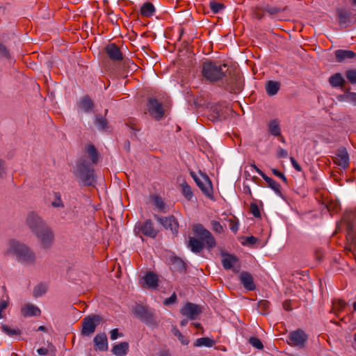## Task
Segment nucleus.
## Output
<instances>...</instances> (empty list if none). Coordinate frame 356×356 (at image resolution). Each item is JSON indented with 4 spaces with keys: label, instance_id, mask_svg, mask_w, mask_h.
I'll return each mask as SVG.
<instances>
[{
    "label": "nucleus",
    "instance_id": "f257e3e1",
    "mask_svg": "<svg viewBox=\"0 0 356 356\" xmlns=\"http://www.w3.org/2000/svg\"><path fill=\"white\" fill-rule=\"evenodd\" d=\"M6 254L15 257L17 262L24 266H34L36 262L35 252L26 244L15 239L7 243Z\"/></svg>",
    "mask_w": 356,
    "mask_h": 356
},
{
    "label": "nucleus",
    "instance_id": "f03ea898",
    "mask_svg": "<svg viewBox=\"0 0 356 356\" xmlns=\"http://www.w3.org/2000/svg\"><path fill=\"white\" fill-rule=\"evenodd\" d=\"M227 65H220L211 60H207L202 65V74L208 81L216 82L222 80L226 76L224 69Z\"/></svg>",
    "mask_w": 356,
    "mask_h": 356
},
{
    "label": "nucleus",
    "instance_id": "7ed1b4c3",
    "mask_svg": "<svg viewBox=\"0 0 356 356\" xmlns=\"http://www.w3.org/2000/svg\"><path fill=\"white\" fill-rule=\"evenodd\" d=\"M193 231L197 238L205 243L207 248L210 250L216 245V241L211 233L201 224L193 226Z\"/></svg>",
    "mask_w": 356,
    "mask_h": 356
},
{
    "label": "nucleus",
    "instance_id": "20e7f679",
    "mask_svg": "<svg viewBox=\"0 0 356 356\" xmlns=\"http://www.w3.org/2000/svg\"><path fill=\"white\" fill-rule=\"evenodd\" d=\"M40 247L43 249L49 248L54 242V234L51 228L47 225L44 228L35 234Z\"/></svg>",
    "mask_w": 356,
    "mask_h": 356
},
{
    "label": "nucleus",
    "instance_id": "39448f33",
    "mask_svg": "<svg viewBox=\"0 0 356 356\" xmlns=\"http://www.w3.org/2000/svg\"><path fill=\"white\" fill-rule=\"evenodd\" d=\"M76 175L79 177L86 185H91L95 182L93 170L90 169L84 161H79L77 164Z\"/></svg>",
    "mask_w": 356,
    "mask_h": 356
},
{
    "label": "nucleus",
    "instance_id": "423d86ee",
    "mask_svg": "<svg viewBox=\"0 0 356 356\" xmlns=\"http://www.w3.org/2000/svg\"><path fill=\"white\" fill-rule=\"evenodd\" d=\"M134 232L137 235L142 234L152 238L158 234V231L154 227L153 222L150 220L137 222L134 227Z\"/></svg>",
    "mask_w": 356,
    "mask_h": 356
},
{
    "label": "nucleus",
    "instance_id": "0eeeda50",
    "mask_svg": "<svg viewBox=\"0 0 356 356\" xmlns=\"http://www.w3.org/2000/svg\"><path fill=\"white\" fill-rule=\"evenodd\" d=\"M102 321L99 315H92L86 317L82 321L81 334L84 336H90L94 333L95 328Z\"/></svg>",
    "mask_w": 356,
    "mask_h": 356
},
{
    "label": "nucleus",
    "instance_id": "6e6552de",
    "mask_svg": "<svg viewBox=\"0 0 356 356\" xmlns=\"http://www.w3.org/2000/svg\"><path fill=\"white\" fill-rule=\"evenodd\" d=\"M26 225L34 234L47 225L42 218L34 212H31L27 215Z\"/></svg>",
    "mask_w": 356,
    "mask_h": 356
},
{
    "label": "nucleus",
    "instance_id": "1a4fd4ad",
    "mask_svg": "<svg viewBox=\"0 0 356 356\" xmlns=\"http://www.w3.org/2000/svg\"><path fill=\"white\" fill-rule=\"evenodd\" d=\"M289 343L293 346L302 348L308 339L307 334L302 330L298 329L290 332Z\"/></svg>",
    "mask_w": 356,
    "mask_h": 356
},
{
    "label": "nucleus",
    "instance_id": "9d476101",
    "mask_svg": "<svg viewBox=\"0 0 356 356\" xmlns=\"http://www.w3.org/2000/svg\"><path fill=\"white\" fill-rule=\"evenodd\" d=\"M135 314L143 322L148 325H156V322L153 312L143 306H137L135 309Z\"/></svg>",
    "mask_w": 356,
    "mask_h": 356
},
{
    "label": "nucleus",
    "instance_id": "9b49d317",
    "mask_svg": "<svg viewBox=\"0 0 356 356\" xmlns=\"http://www.w3.org/2000/svg\"><path fill=\"white\" fill-rule=\"evenodd\" d=\"M191 175L194 178L197 185L199 186L203 193H204L208 197H211L213 190L211 182L209 177L207 175H203L202 179H199L196 176H194L193 173Z\"/></svg>",
    "mask_w": 356,
    "mask_h": 356
},
{
    "label": "nucleus",
    "instance_id": "f8f14e48",
    "mask_svg": "<svg viewBox=\"0 0 356 356\" xmlns=\"http://www.w3.org/2000/svg\"><path fill=\"white\" fill-rule=\"evenodd\" d=\"M148 111L150 115L157 120L161 119L163 115L162 104L154 99H149Z\"/></svg>",
    "mask_w": 356,
    "mask_h": 356
},
{
    "label": "nucleus",
    "instance_id": "ddd939ff",
    "mask_svg": "<svg viewBox=\"0 0 356 356\" xmlns=\"http://www.w3.org/2000/svg\"><path fill=\"white\" fill-rule=\"evenodd\" d=\"M201 309L195 304L188 302L180 310V313L183 316H187L188 318L193 320L200 314Z\"/></svg>",
    "mask_w": 356,
    "mask_h": 356
},
{
    "label": "nucleus",
    "instance_id": "4468645a",
    "mask_svg": "<svg viewBox=\"0 0 356 356\" xmlns=\"http://www.w3.org/2000/svg\"><path fill=\"white\" fill-rule=\"evenodd\" d=\"M335 163L343 169H346L349 165V155L345 148H340L334 161Z\"/></svg>",
    "mask_w": 356,
    "mask_h": 356
},
{
    "label": "nucleus",
    "instance_id": "2eb2a0df",
    "mask_svg": "<svg viewBox=\"0 0 356 356\" xmlns=\"http://www.w3.org/2000/svg\"><path fill=\"white\" fill-rule=\"evenodd\" d=\"M106 51L109 58L113 61H120L123 59L122 54L119 47L113 43L106 46Z\"/></svg>",
    "mask_w": 356,
    "mask_h": 356
},
{
    "label": "nucleus",
    "instance_id": "dca6fc26",
    "mask_svg": "<svg viewBox=\"0 0 356 356\" xmlns=\"http://www.w3.org/2000/svg\"><path fill=\"white\" fill-rule=\"evenodd\" d=\"M157 220L165 229H170L172 232H177L178 223L174 216H170L165 218H157Z\"/></svg>",
    "mask_w": 356,
    "mask_h": 356
},
{
    "label": "nucleus",
    "instance_id": "f3484780",
    "mask_svg": "<svg viewBox=\"0 0 356 356\" xmlns=\"http://www.w3.org/2000/svg\"><path fill=\"white\" fill-rule=\"evenodd\" d=\"M159 279L156 274L149 272L143 277L142 285L149 289H156L158 286Z\"/></svg>",
    "mask_w": 356,
    "mask_h": 356
},
{
    "label": "nucleus",
    "instance_id": "a211bd4d",
    "mask_svg": "<svg viewBox=\"0 0 356 356\" xmlns=\"http://www.w3.org/2000/svg\"><path fill=\"white\" fill-rule=\"evenodd\" d=\"M21 312L24 317H28L40 316L41 311L37 306L28 303L22 307Z\"/></svg>",
    "mask_w": 356,
    "mask_h": 356
},
{
    "label": "nucleus",
    "instance_id": "6ab92c4d",
    "mask_svg": "<svg viewBox=\"0 0 356 356\" xmlns=\"http://www.w3.org/2000/svg\"><path fill=\"white\" fill-rule=\"evenodd\" d=\"M241 283L248 291H252L255 289V284L252 275L247 272H242L239 275Z\"/></svg>",
    "mask_w": 356,
    "mask_h": 356
},
{
    "label": "nucleus",
    "instance_id": "aec40b11",
    "mask_svg": "<svg viewBox=\"0 0 356 356\" xmlns=\"http://www.w3.org/2000/svg\"><path fill=\"white\" fill-rule=\"evenodd\" d=\"M205 243L197 238L189 237L188 248L194 253L200 252L204 248Z\"/></svg>",
    "mask_w": 356,
    "mask_h": 356
},
{
    "label": "nucleus",
    "instance_id": "412c9836",
    "mask_svg": "<svg viewBox=\"0 0 356 356\" xmlns=\"http://www.w3.org/2000/svg\"><path fill=\"white\" fill-rule=\"evenodd\" d=\"M222 264L223 268L226 270L233 269L238 262V258L232 254L222 253Z\"/></svg>",
    "mask_w": 356,
    "mask_h": 356
},
{
    "label": "nucleus",
    "instance_id": "4be33fe9",
    "mask_svg": "<svg viewBox=\"0 0 356 356\" xmlns=\"http://www.w3.org/2000/svg\"><path fill=\"white\" fill-rule=\"evenodd\" d=\"M94 343L96 349L100 351H105L108 349L107 337L105 333H101L94 338Z\"/></svg>",
    "mask_w": 356,
    "mask_h": 356
},
{
    "label": "nucleus",
    "instance_id": "5701e85b",
    "mask_svg": "<svg viewBox=\"0 0 356 356\" xmlns=\"http://www.w3.org/2000/svg\"><path fill=\"white\" fill-rule=\"evenodd\" d=\"M129 343L126 341L121 342L118 344H115L112 348V353L116 356H124L129 351Z\"/></svg>",
    "mask_w": 356,
    "mask_h": 356
},
{
    "label": "nucleus",
    "instance_id": "b1692460",
    "mask_svg": "<svg viewBox=\"0 0 356 356\" xmlns=\"http://www.w3.org/2000/svg\"><path fill=\"white\" fill-rule=\"evenodd\" d=\"M355 56V53L350 50L339 49L335 51L336 60L339 63L343 62L347 59L353 58Z\"/></svg>",
    "mask_w": 356,
    "mask_h": 356
},
{
    "label": "nucleus",
    "instance_id": "393cba45",
    "mask_svg": "<svg viewBox=\"0 0 356 356\" xmlns=\"http://www.w3.org/2000/svg\"><path fill=\"white\" fill-rule=\"evenodd\" d=\"M269 133L274 136H280L281 129L280 122L277 119L270 120L268 124Z\"/></svg>",
    "mask_w": 356,
    "mask_h": 356
},
{
    "label": "nucleus",
    "instance_id": "a878e982",
    "mask_svg": "<svg viewBox=\"0 0 356 356\" xmlns=\"http://www.w3.org/2000/svg\"><path fill=\"white\" fill-rule=\"evenodd\" d=\"M280 88V83L277 81H268L266 83V90L269 96L276 95Z\"/></svg>",
    "mask_w": 356,
    "mask_h": 356
},
{
    "label": "nucleus",
    "instance_id": "bb28decb",
    "mask_svg": "<svg viewBox=\"0 0 356 356\" xmlns=\"http://www.w3.org/2000/svg\"><path fill=\"white\" fill-rule=\"evenodd\" d=\"M330 84L334 87H342L345 83V79L340 73H336L329 79Z\"/></svg>",
    "mask_w": 356,
    "mask_h": 356
},
{
    "label": "nucleus",
    "instance_id": "cd10ccee",
    "mask_svg": "<svg viewBox=\"0 0 356 356\" xmlns=\"http://www.w3.org/2000/svg\"><path fill=\"white\" fill-rule=\"evenodd\" d=\"M155 11L154 6L151 3H145L140 8V15L144 17H150L153 15Z\"/></svg>",
    "mask_w": 356,
    "mask_h": 356
},
{
    "label": "nucleus",
    "instance_id": "c85d7f7f",
    "mask_svg": "<svg viewBox=\"0 0 356 356\" xmlns=\"http://www.w3.org/2000/svg\"><path fill=\"white\" fill-rule=\"evenodd\" d=\"M171 268L174 271L183 272L186 269V266L181 259L175 257L172 259Z\"/></svg>",
    "mask_w": 356,
    "mask_h": 356
},
{
    "label": "nucleus",
    "instance_id": "c756f323",
    "mask_svg": "<svg viewBox=\"0 0 356 356\" xmlns=\"http://www.w3.org/2000/svg\"><path fill=\"white\" fill-rule=\"evenodd\" d=\"M264 179L268 184V186L270 187L277 195L282 196L281 186L276 181L268 177L267 175L265 176Z\"/></svg>",
    "mask_w": 356,
    "mask_h": 356
},
{
    "label": "nucleus",
    "instance_id": "7c9ffc66",
    "mask_svg": "<svg viewBox=\"0 0 356 356\" xmlns=\"http://www.w3.org/2000/svg\"><path fill=\"white\" fill-rule=\"evenodd\" d=\"M216 343V341L209 337H202L197 339L195 343V346L200 347V346H206V347H212Z\"/></svg>",
    "mask_w": 356,
    "mask_h": 356
},
{
    "label": "nucleus",
    "instance_id": "2f4dec72",
    "mask_svg": "<svg viewBox=\"0 0 356 356\" xmlns=\"http://www.w3.org/2000/svg\"><path fill=\"white\" fill-rule=\"evenodd\" d=\"M347 303L341 299L335 300L332 302V307L331 312L337 314L343 311L346 307Z\"/></svg>",
    "mask_w": 356,
    "mask_h": 356
},
{
    "label": "nucleus",
    "instance_id": "473e14b6",
    "mask_svg": "<svg viewBox=\"0 0 356 356\" xmlns=\"http://www.w3.org/2000/svg\"><path fill=\"white\" fill-rule=\"evenodd\" d=\"M339 101H346L356 106V92H345L343 95L338 97Z\"/></svg>",
    "mask_w": 356,
    "mask_h": 356
},
{
    "label": "nucleus",
    "instance_id": "72a5a7b5",
    "mask_svg": "<svg viewBox=\"0 0 356 356\" xmlns=\"http://www.w3.org/2000/svg\"><path fill=\"white\" fill-rule=\"evenodd\" d=\"M79 107L85 112H89L93 108V103L89 97H85L79 103Z\"/></svg>",
    "mask_w": 356,
    "mask_h": 356
},
{
    "label": "nucleus",
    "instance_id": "f704fd0d",
    "mask_svg": "<svg viewBox=\"0 0 356 356\" xmlns=\"http://www.w3.org/2000/svg\"><path fill=\"white\" fill-rule=\"evenodd\" d=\"M337 16L339 18V22L341 24H346L348 22H349L350 13L343 9L337 10Z\"/></svg>",
    "mask_w": 356,
    "mask_h": 356
},
{
    "label": "nucleus",
    "instance_id": "c9c22d12",
    "mask_svg": "<svg viewBox=\"0 0 356 356\" xmlns=\"http://www.w3.org/2000/svg\"><path fill=\"white\" fill-rule=\"evenodd\" d=\"M234 86H229V90L231 92L238 93L241 90V81L239 74H235L234 78Z\"/></svg>",
    "mask_w": 356,
    "mask_h": 356
},
{
    "label": "nucleus",
    "instance_id": "e433bc0d",
    "mask_svg": "<svg viewBox=\"0 0 356 356\" xmlns=\"http://www.w3.org/2000/svg\"><path fill=\"white\" fill-rule=\"evenodd\" d=\"M87 153L90 158L92 162L95 163L98 161V153L96 148L92 145H89L86 147Z\"/></svg>",
    "mask_w": 356,
    "mask_h": 356
},
{
    "label": "nucleus",
    "instance_id": "4c0bfd02",
    "mask_svg": "<svg viewBox=\"0 0 356 356\" xmlns=\"http://www.w3.org/2000/svg\"><path fill=\"white\" fill-rule=\"evenodd\" d=\"M3 330L5 333H6L10 337H14L19 335L21 332L20 330L17 327H11L8 325H3L2 327Z\"/></svg>",
    "mask_w": 356,
    "mask_h": 356
},
{
    "label": "nucleus",
    "instance_id": "58836bf2",
    "mask_svg": "<svg viewBox=\"0 0 356 356\" xmlns=\"http://www.w3.org/2000/svg\"><path fill=\"white\" fill-rule=\"evenodd\" d=\"M182 194L188 200H191L193 197V193L191 187L188 185L186 182H184L181 184Z\"/></svg>",
    "mask_w": 356,
    "mask_h": 356
},
{
    "label": "nucleus",
    "instance_id": "ea45409f",
    "mask_svg": "<svg viewBox=\"0 0 356 356\" xmlns=\"http://www.w3.org/2000/svg\"><path fill=\"white\" fill-rule=\"evenodd\" d=\"M95 123L100 130H104L108 127L106 120L102 116H96Z\"/></svg>",
    "mask_w": 356,
    "mask_h": 356
},
{
    "label": "nucleus",
    "instance_id": "a19ab883",
    "mask_svg": "<svg viewBox=\"0 0 356 356\" xmlns=\"http://www.w3.org/2000/svg\"><path fill=\"white\" fill-rule=\"evenodd\" d=\"M249 343L250 344H251V346H252L254 348L257 349L262 350L264 348V345L261 341L257 337H250L249 339Z\"/></svg>",
    "mask_w": 356,
    "mask_h": 356
},
{
    "label": "nucleus",
    "instance_id": "79ce46f5",
    "mask_svg": "<svg viewBox=\"0 0 356 356\" xmlns=\"http://www.w3.org/2000/svg\"><path fill=\"white\" fill-rule=\"evenodd\" d=\"M47 288L43 284H38L33 290V295L35 297L42 296L46 293Z\"/></svg>",
    "mask_w": 356,
    "mask_h": 356
},
{
    "label": "nucleus",
    "instance_id": "37998d69",
    "mask_svg": "<svg viewBox=\"0 0 356 356\" xmlns=\"http://www.w3.org/2000/svg\"><path fill=\"white\" fill-rule=\"evenodd\" d=\"M209 6L213 13H218L224 8L223 4L216 1L210 2Z\"/></svg>",
    "mask_w": 356,
    "mask_h": 356
},
{
    "label": "nucleus",
    "instance_id": "c03bdc74",
    "mask_svg": "<svg viewBox=\"0 0 356 356\" xmlns=\"http://www.w3.org/2000/svg\"><path fill=\"white\" fill-rule=\"evenodd\" d=\"M346 76L351 83H356V70H350L346 72Z\"/></svg>",
    "mask_w": 356,
    "mask_h": 356
},
{
    "label": "nucleus",
    "instance_id": "a18cd8bd",
    "mask_svg": "<svg viewBox=\"0 0 356 356\" xmlns=\"http://www.w3.org/2000/svg\"><path fill=\"white\" fill-rule=\"evenodd\" d=\"M212 229L217 233H222L224 231L223 227L221 224L217 220H211V222Z\"/></svg>",
    "mask_w": 356,
    "mask_h": 356
},
{
    "label": "nucleus",
    "instance_id": "49530a36",
    "mask_svg": "<svg viewBox=\"0 0 356 356\" xmlns=\"http://www.w3.org/2000/svg\"><path fill=\"white\" fill-rule=\"evenodd\" d=\"M154 205L160 210H162L165 207V204L161 197L154 195L152 197Z\"/></svg>",
    "mask_w": 356,
    "mask_h": 356
},
{
    "label": "nucleus",
    "instance_id": "de8ad7c7",
    "mask_svg": "<svg viewBox=\"0 0 356 356\" xmlns=\"http://www.w3.org/2000/svg\"><path fill=\"white\" fill-rule=\"evenodd\" d=\"M347 239L353 241L355 238V234L353 230V225L351 223H348L347 225Z\"/></svg>",
    "mask_w": 356,
    "mask_h": 356
},
{
    "label": "nucleus",
    "instance_id": "09e8293b",
    "mask_svg": "<svg viewBox=\"0 0 356 356\" xmlns=\"http://www.w3.org/2000/svg\"><path fill=\"white\" fill-rule=\"evenodd\" d=\"M51 205L56 208H63L64 207L60 195L58 193H55V200L51 202Z\"/></svg>",
    "mask_w": 356,
    "mask_h": 356
},
{
    "label": "nucleus",
    "instance_id": "8fccbe9b",
    "mask_svg": "<svg viewBox=\"0 0 356 356\" xmlns=\"http://www.w3.org/2000/svg\"><path fill=\"white\" fill-rule=\"evenodd\" d=\"M174 334L178 337L179 340L183 345H188L189 341L181 334V333L178 330H175Z\"/></svg>",
    "mask_w": 356,
    "mask_h": 356
},
{
    "label": "nucleus",
    "instance_id": "3c124183",
    "mask_svg": "<svg viewBox=\"0 0 356 356\" xmlns=\"http://www.w3.org/2000/svg\"><path fill=\"white\" fill-rule=\"evenodd\" d=\"M250 212L255 218L261 216L259 209L256 204H250Z\"/></svg>",
    "mask_w": 356,
    "mask_h": 356
},
{
    "label": "nucleus",
    "instance_id": "603ef678",
    "mask_svg": "<svg viewBox=\"0 0 356 356\" xmlns=\"http://www.w3.org/2000/svg\"><path fill=\"white\" fill-rule=\"evenodd\" d=\"M277 156L278 158H287L288 156V152L286 149L278 147L277 152Z\"/></svg>",
    "mask_w": 356,
    "mask_h": 356
},
{
    "label": "nucleus",
    "instance_id": "864d4df0",
    "mask_svg": "<svg viewBox=\"0 0 356 356\" xmlns=\"http://www.w3.org/2000/svg\"><path fill=\"white\" fill-rule=\"evenodd\" d=\"M8 305V302L6 300H0V319L3 318L2 312L6 309Z\"/></svg>",
    "mask_w": 356,
    "mask_h": 356
},
{
    "label": "nucleus",
    "instance_id": "5fc2aeb1",
    "mask_svg": "<svg viewBox=\"0 0 356 356\" xmlns=\"http://www.w3.org/2000/svg\"><path fill=\"white\" fill-rule=\"evenodd\" d=\"M176 300H177V296H176L175 293H174L170 298H166L163 301V304L165 305H169L170 304L175 302Z\"/></svg>",
    "mask_w": 356,
    "mask_h": 356
},
{
    "label": "nucleus",
    "instance_id": "6e6d98bb",
    "mask_svg": "<svg viewBox=\"0 0 356 356\" xmlns=\"http://www.w3.org/2000/svg\"><path fill=\"white\" fill-rule=\"evenodd\" d=\"M272 172L274 175L280 178L284 182H286V178L283 173L274 168L272 169Z\"/></svg>",
    "mask_w": 356,
    "mask_h": 356
},
{
    "label": "nucleus",
    "instance_id": "4d7b16f0",
    "mask_svg": "<svg viewBox=\"0 0 356 356\" xmlns=\"http://www.w3.org/2000/svg\"><path fill=\"white\" fill-rule=\"evenodd\" d=\"M122 334H120L117 328L113 329L111 331V339L115 340L118 337H122Z\"/></svg>",
    "mask_w": 356,
    "mask_h": 356
},
{
    "label": "nucleus",
    "instance_id": "13d9d810",
    "mask_svg": "<svg viewBox=\"0 0 356 356\" xmlns=\"http://www.w3.org/2000/svg\"><path fill=\"white\" fill-rule=\"evenodd\" d=\"M0 56L9 57V52L5 46L0 44Z\"/></svg>",
    "mask_w": 356,
    "mask_h": 356
},
{
    "label": "nucleus",
    "instance_id": "bf43d9fd",
    "mask_svg": "<svg viewBox=\"0 0 356 356\" xmlns=\"http://www.w3.org/2000/svg\"><path fill=\"white\" fill-rule=\"evenodd\" d=\"M291 163L293 165V167L298 172H300L302 170L301 166L298 163V162L296 161V159L293 157H290Z\"/></svg>",
    "mask_w": 356,
    "mask_h": 356
},
{
    "label": "nucleus",
    "instance_id": "052dcab7",
    "mask_svg": "<svg viewBox=\"0 0 356 356\" xmlns=\"http://www.w3.org/2000/svg\"><path fill=\"white\" fill-rule=\"evenodd\" d=\"M266 10L267 13H268L270 15H274L280 11V8H277L276 7H267L266 8Z\"/></svg>",
    "mask_w": 356,
    "mask_h": 356
},
{
    "label": "nucleus",
    "instance_id": "680f3d73",
    "mask_svg": "<svg viewBox=\"0 0 356 356\" xmlns=\"http://www.w3.org/2000/svg\"><path fill=\"white\" fill-rule=\"evenodd\" d=\"M268 302L266 300H261L259 302V308L263 309L264 310L268 309Z\"/></svg>",
    "mask_w": 356,
    "mask_h": 356
},
{
    "label": "nucleus",
    "instance_id": "e2e57ef3",
    "mask_svg": "<svg viewBox=\"0 0 356 356\" xmlns=\"http://www.w3.org/2000/svg\"><path fill=\"white\" fill-rule=\"evenodd\" d=\"M251 168L254 169L263 179H264L265 176H266V175L259 168H258L254 164L251 165Z\"/></svg>",
    "mask_w": 356,
    "mask_h": 356
},
{
    "label": "nucleus",
    "instance_id": "0e129e2a",
    "mask_svg": "<svg viewBox=\"0 0 356 356\" xmlns=\"http://www.w3.org/2000/svg\"><path fill=\"white\" fill-rule=\"evenodd\" d=\"M283 307L286 311H291L292 309L291 304L290 300H285L283 303Z\"/></svg>",
    "mask_w": 356,
    "mask_h": 356
},
{
    "label": "nucleus",
    "instance_id": "69168bd1",
    "mask_svg": "<svg viewBox=\"0 0 356 356\" xmlns=\"http://www.w3.org/2000/svg\"><path fill=\"white\" fill-rule=\"evenodd\" d=\"M230 222V229L234 232H236L237 230H238V225L234 223V222L232 220H229Z\"/></svg>",
    "mask_w": 356,
    "mask_h": 356
},
{
    "label": "nucleus",
    "instance_id": "338daca9",
    "mask_svg": "<svg viewBox=\"0 0 356 356\" xmlns=\"http://www.w3.org/2000/svg\"><path fill=\"white\" fill-rule=\"evenodd\" d=\"M5 173L6 170L3 165V161L0 159V177H2Z\"/></svg>",
    "mask_w": 356,
    "mask_h": 356
},
{
    "label": "nucleus",
    "instance_id": "774afa93",
    "mask_svg": "<svg viewBox=\"0 0 356 356\" xmlns=\"http://www.w3.org/2000/svg\"><path fill=\"white\" fill-rule=\"evenodd\" d=\"M37 352L39 355H44L47 354L48 350L44 348H40L38 349Z\"/></svg>",
    "mask_w": 356,
    "mask_h": 356
}]
</instances>
